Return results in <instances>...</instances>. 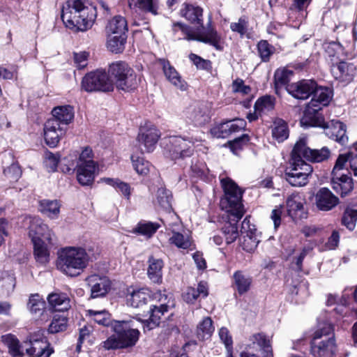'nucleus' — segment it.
<instances>
[{
    "instance_id": "nucleus-37",
    "label": "nucleus",
    "mask_w": 357,
    "mask_h": 357,
    "mask_svg": "<svg viewBox=\"0 0 357 357\" xmlns=\"http://www.w3.org/2000/svg\"><path fill=\"white\" fill-rule=\"evenodd\" d=\"M208 294L206 283L200 282L197 288L188 287L183 294V298L186 303H193L199 297L206 298Z\"/></svg>"
},
{
    "instance_id": "nucleus-62",
    "label": "nucleus",
    "mask_w": 357,
    "mask_h": 357,
    "mask_svg": "<svg viewBox=\"0 0 357 357\" xmlns=\"http://www.w3.org/2000/svg\"><path fill=\"white\" fill-rule=\"evenodd\" d=\"M230 29L232 31L237 32L243 36L245 34L248 29V22L243 17L238 19V22H231Z\"/></svg>"
},
{
    "instance_id": "nucleus-42",
    "label": "nucleus",
    "mask_w": 357,
    "mask_h": 357,
    "mask_svg": "<svg viewBox=\"0 0 357 357\" xmlns=\"http://www.w3.org/2000/svg\"><path fill=\"white\" fill-rule=\"evenodd\" d=\"M108 38L107 41V49L113 53H120L123 52L125 48L127 36L125 35H107Z\"/></svg>"
},
{
    "instance_id": "nucleus-58",
    "label": "nucleus",
    "mask_w": 357,
    "mask_h": 357,
    "mask_svg": "<svg viewBox=\"0 0 357 357\" xmlns=\"http://www.w3.org/2000/svg\"><path fill=\"white\" fill-rule=\"evenodd\" d=\"M274 107V100L271 96H264L259 98L255 104V109L256 111H269Z\"/></svg>"
},
{
    "instance_id": "nucleus-20",
    "label": "nucleus",
    "mask_w": 357,
    "mask_h": 357,
    "mask_svg": "<svg viewBox=\"0 0 357 357\" xmlns=\"http://www.w3.org/2000/svg\"><path fill=\"white\" fill-rule=\"evenodd\" d=\"M305 199L299 194H291L286 200L287 215L295 222L307 218Z\"/></svg>"
},
{
    "instance_id": "nucleus-12",
    "label": "nucleus",
    "mask_w": 357,
    "mask_h": 357,
    "mask_svg": "<svg viewBox=\"0 0 357 357\" xmlns=\"http://www.w3.org/2000/svg\"><path fill=\"white\" fill-rule=\"evenodd\" d=\"M169 144V157L175 162L190 158L194 153L195 140L192 137H170Z\"/></svg>"
},
{
    "instance_id": "nucleus-46",
    "label": "nucleus",
    "mask_w": 357,
    "mask_h": 357,
    "mask_svg": "<svg viewBox=\"0 0 357 357\" xmlns=\"http://www.w3.org/2000/svg\"><path fill=\"white\" fill-rule=\"evenodd\" d=\"M213 331L214 327L213 326L212 319L207 317L204 318L198 324L197 328V335L199 340H204L208 339Z\"/></svg>"
},
{
    "instance_id": "nucleus-64",
    "label": "nucleus",
    "mask_w": 357,
    "mask_h": 357,
    "mask_svg": "<svg viewBox=\"0 0 357 357\" xmlns=\"http://www.w3.org/2000/svg\"><path fill=\"white\" fill-rule=\"evenodd\" d=\"M49 342L47 338L44 335V332L42 330H38L31 334L27 337L26 340L24 342V344H26L28 342Z\"/></svg>"
},
{
    "instance_id": "nucleus-31",
    "label": "nucleus",
    "mask_w": 357,
    "mask_h": 357,
    "mask_svg": "<svg viewBox=\"0 0 357 357\" xmlns=\"http://www.w3.org/2000/svg\"><path fill=\"white\" fill-rule=\"evenodd\" d=\"M181 15L192 24L200 25L204 28L203 24V9L192 4H184L181 9Z\"/></svg>"
},
{
    "instance_id": "nucleus-35",
    "label": "nucleus",
    "mask_w": 357,
    "mask_h": 357,
    "mask_svg": "<svg viewBox=\"0 0 357 357\" xmlns=\"http://www.w3.org/2000/svg\"><path fill=\"white\" fill-rule=\"evenodd\" d=\"M234 287L240 295L247 293L252 284V278L241 271H236L233 275Z\"/></svg>"
},
{
    "instance_id": "nucleus-30",
    "label": "nucleus",
    "mask_w": 357,
    "mask_h": 357,
    "mask_svg": "<svg viewBox=\"0 0 357 357\" xmlns=\"http://www.w3.org/2000/svg\"><path fill=\"white\" fill-rule=\"evenodd\" d=\"M24 347L26 354L30 357H50L54 353L50 342H28Z\"/></svg>"
},
{
    "instance_id": "nucleus-45",
    "label": "nucleus",
    "mask_w": 357,
    "mask_h": 357,
    "mask_svg": "<svg viewBox=\"0 0 357 357\" xmlns=\"http://www.w3.org/2000/svg\"><path fill=\"white\" fill-rule=\"evenodd\" d=\"M3 342L8 348V353L12 357H23L24 353L21 350L20 341L13 335L8 334L2 336Z\"/></svg>"
},
{
    "instance_id": "nucleus-39",
    "label": "nucleus",
    "mask_w": 357,
    "mask_h": 357,
    "mask_svg": "<svg viewBox=\"0 0 357 357\" xmlns=\"http://www.w3.org/2000/svg\"><path fill=\"white\" fill-rule=\"evenodd\" d=\"M61 204L59 201L43 199L39 202V211L50 218H57L60 213Z\"/></svg>"
},
{
    "instance_id": "nucleus-15",
    "label": "nucleus",
    "mask_w": 357,
    "mask_h": 357,
    "mask_svg": "<svg viewBox=\"0 0 357 357\" xmlns=\"http://www.w3.org/2000/svg\"><path fill=\"white\" fill-rule=\"evenodd\" d=\"M292 151L294 154L299 155L303 160L305 158L312 162H324L331 157V150L326 146L320 149H312L307 147L305 137H300Z\"/></svg>"
},
{
    "instance_id": "nucleus-43",
    "label": "nucleus",
    "mask_w": 357,
    "mask_h": 357,
    "mask_svg": "<svg viewBox=\"0 0 357 357\" xmlns=\"http://www.w3.org/2000/svg\"><path fill=\"white\" fill-rule=\"evenodd\" d=\"M272 135L278 142L284 141L289 137V130L286 122L277 119L274 121L272 128Z\"/></svg>"
},
{
    "instance_id": "nucleus-24",
    "label": "nucleus",
    "mask_w": 357,
    "mask_h": 357,
    "mask_svg": "<svg viewBox=\"0 0 357 357\" xmlns=\"http://www.w3.org/2000/svg\"><path fill=\"white\" fill-rule=\"evenodd\" d=\"M185 115L186 119L196 126H203L210 119L206 107L199 103L188 107L185 111Z\"/></svg>"
},
{
    "instance_id": "nucleus-8",
    "label": "nucleus",
    "mask_w": 357,
    "mask_h": 357,
    "mask_svg": "<svg viewBox=\"0 0 357 357\" xmlns=\"http://www.w3.org/2000/svg\"><path fill=\"white\" fill-rule=\"evenodd\" d=\"M312 172V166L292 151L291 166L286 169L284 174L287 181L292 186H303L307 184V177Z\"/></svg>"
},
{
    "instance_id": "nucleus-57",
    "label": "nucleus",
    "mask_w": 357,
    "mask_h": 357,
    "mask_svg": "<svg viewBox=\"0 0 357 357\" xmlns=\"http://www.w3.org/2000/svg\"><path fill=\"white\" fill-rule=\"evenodd\" d=\"M3 174L10 181H17L22 176V170L17 163L13 162L9 167L3 169Z\"/></svg>"
},
{
    "instance_id": "nucleus-10",
    "label": "nucleus",
    "mask_w": 357,
    "mask_h": 357,
    "mask_svg": "<svg viewBox=\"0 0 357 357\" xmlns=\"http://www.w3.org/2000/svg\"><path fill=\"white\" fill-rule=\"evenodd\" d=\"M109 73L115 79L119 89L128 91L135 88L137 84L134 70L124 61L112 63L109 66Z\"/></svg>"
},
{
    "instance_id": "nucleus-48",
    "label": "nucleus",
    "mask_w": 357,
    "mask_h": 357,
    "mask_svg": "<svg viewBox=\"0 0 357 357\" xmlns=\"http://www.w3.org/2000/svg\"><path fill=\"white\" fill-rule=\"evenodd\" d=\"M68 327V318L66 316L60 314L54 315L49 326L48 331L50 333H57L66 330Z\"/></svg>"
},
{
    "instance_id": "nucleus-63",
    "label": "nucleus",
    "mask_w": 357,
    "mask_h": 357,
    "mask_svg": "<svg viewBox=\"0 0 357 357\" xmlns=\"http://www.w3.org/2000/svg\"><path fill=\"white\" fill-rule=\"evenodd\" d=\"M349 167L355 176H357V142L349 151Z\"/></svg>"
},
{
    "instance_id": "nucleus-29",
    "label": "nucleus",
    "mask_w": 357,
    "mask_h": 357,
    "mask_svg": "<svg viewBox=\"0 0 357 357\" xmlns=\"http://www.w3.org/2000/svg\"><path fill=\"white\" fill-rule=\"evenodd\" d=\"M159 62L162 67L163 73L167 79L174 86L185 91L186 89V83L182 79L179 73L176 71L174 66H172L169 61L164 59H160Z\"/></svg>"
},
{
    "instance_id": "nucleus-1",
    "label": "nucleus",
    "mask_w": 357,
    "mask_h": 357,
    "mask_svg": "<svg viewBox=\"0 0 357 357\" xmlns=\"http://www.w3.org/2000/svg\"><path fill=\"white\" fill-rule=\"evenodd\" d=\"M220 182L225 194L220 199V206L227 213V221L222 230L226 243L230 244L238 236L237 223L244 215L241 203L242 192L229 178H222Z\"/></svg>"
},
{
    "instance_id": "nucleus-47",
    "label": "nucleus",
    "mask_w": 357,
    "mask_h": 357,
    "mask_svg": "<svg viewBox=\"0 0 357 357\" xmlns=\"http://www.w3.org/2000/svg\"><path fill=\"white\" fill-rule=\"evenodd\" d=\"M87 314L89 315L95 322L98 324L99 325L104 326H110L112 328V325L115 319H112L109 313L106 310H87Z\"/></svg>"
},
{
    "instance_id": "nucleus-23",
    "label": "nucleus",
    "mask_w": 357,
    "mask_h": 357,
    "mask_svg": "<svg viewBox=\"0 0 357 357\" xmlns=\"http://www.w3.org/2000/svg\"><path fill=\"white\" fill-rule=\"evenodd\" d=\"M98 167L95 162L77 164V179L83 186H89L93 183L95 174Z\"/></svg>"
},
{
    "instance_id": "nucleus-14",
    "label": "nucleus",
    "mask_w": 357,
    "mask_h": 357,
    "mask_svg": "<svg viewBox=\"0 0 357 357\" xmlns=\"http://www.w3.org/2000/svg\"><path fill=\"white\" fill-rule=\"evenodd\" d=\"M313 97L307 104L302 123H307L312 121L314 116L319 113L322 107L327 106L332 98V91L327 87H317L312 93Z\"/></svg>"
},
{
    "instance_id": "nucleus-44",
    "label": "nucleus",
    "mask_w": 357,
    "mask_h": 357,
    "mask_svg": "<svg viewBox=\"0 0 357 357\" xmlns=\"http://www.w3.org/2000/svg\"><path fill=\"white\" fill-rule=\"evenodd\" d=\"M160 227V225L157 222L141 221L137 224L136 227L133 229L132 233L150 238Z\"/></svg>"
},
{
    "instance_id": "nucleus-18",
    "label": "nucleus",
    "mask_w": 357,
    "mask_h": 357,
    "mask_svg": "<svg viewBox=\"0 0 357 357\" xmlns=\"http://www.w3.org/2000/svg\"><path fill=\"white\" fill-rule=\"evenodd\" d=\"M86 282L90 289L91 296L93 298L105 296L111 286L110 280L107 277L98 274L88 276Z\"/></svg>"
},
{
    "instance_id": "nucleus-51",
    "label": "nucleus",
    "mask_w": 357,
    "mask_h": 357,
    "mask_svg": "<svg viewBox=\"0 0 357 357\" xmlns=\"http://www.w3.org/2000/svg\"><path fill=\"white\" fill-rule=\"evenodd\" d=\"M172 197L169 190L160 188L157 191V201L158 204L165 211H169L172 209Z\"/></svg>"
},
{
    "instance_id": "nucleus-4",
    "label": "nucleus",
    "mask_w": 357,
    "mask_h": 357,
    "mask_svg": "<svg viewBox=\"0 0 357 357\" xmlns=\"http://www.w3.org/2000/svg\"><path fill=\"white\" fill-rule=\"evenodd\" d=\"M97 16L96 8L86 5L81 0L68 1L61 11V19L66 27L84 31L90 28Z\"/></svg>"
},
{
    "instance_id": "nucleus-54",
    "label": "nucleus",
    "mask_w": 357,
    "mask_h": 357,
    "mask_svg": "<svg viewBox=\"0 0 357 357\" xmlns=\"http://www.w3.org/2000/svg\"><path fill=\"white\" fill-rule=\"evenodd\" d=\"M131 160L135 171L139 174H146L149 172L150 163L142 156L132 155Z\"/></svg>"
},
{
    "instance_id": "nucleus-50",
    "label": "nucleus",
    "mask_w": 357,
    "mask_h": 357,
    "mask_svg": "<svg viewBox=\"0 0 357 357\" xmlns=\"http://www.w3.org/2000/svg\"><path fill=\"white\" fill-rule=\"evenodd\" d=\"M172 236L169 238L170 244L174 245L180 249L186 250L190 248L191 241L189 236L175 231H172Z\"/></svg>"
},
{
    "instance_id": "nucleus-7",
    "label": "nucleus",
    "mask_w": 357,
    "mask_h": 357,
    "mask_svg": "<svg viewBox=\"0 0 357 357\" xmlns=\"http://www.w3.org/2000/svg\"><path fill=\"white\" fill-rule=\"evenodd\" d=\"M181 31L183 35V39L187 40H197L204 43L209 44L218 50H222V46L220 44L221 37L216 30L211 26V16L207 23L205 31L195 34L192 33L189 26L184 24L177 22L173 25V31L176 33Z\"/></svg>"
},
{
    "instance_id": "nucleus-61",
    "label": "nucleus",
    "mask_w": 357,
    "mask_h": 357,
    "mask_svg": "<svg viewBox=\"0 0 357 357\" xmlns=\"http://www.w3.org/2000/svg\"><path fill=\"white\" fill-rule=\"evenodd\" d=\"M347 162L349 163V152L347 154H340L335 162L332 174H342L340 171L345 167Z\"/></svg>"
},
{
    "instance_id": "nucleus-3",
    "label": "nucleus",
    "mask_w": 357,
    "mask_h": 357,
    "mask_svg": "<svg viewBox=\"0 0 357 357\" xmlns=\"http://www.w3.org/2000/svg\"><path fill=\"white\" fill-rule=\"evenodd\" d=\"M95 259L96 256L91 248L69 246L62 250L57 260V268L68 276L77 277Z\"/></svg>"
},
{
    "instance_id": "nucleus-59",
    "label": "nucleus",
    "mask_w": 357,
    "mask_h": 357,
    "mask_svg": "<svg viewBox=\"0 0 357 357\" xmlns=\"http://www.w3.org/2000/svg\"><path fill=\"white\" fill-rule=\"evenodd\" d=\"M250 140V137L247 134H243L241 137L234 139L229 142L231 151L237 154L238 151L242 149Z\"/></svg>"
},
{
    "instance_id": "nucleus-28",
    "label": "nucleus",
    "mask_w": 357,
    "mask_h": 357,
    "mask_svg": "<svg viewBox=\"0 0 357 357\" xmlns=\"http://www.w3.org/2000/svg\"><path fill=\"white\" fill-rule=\"evenodd\" d=\"M323 48L326 56L330 59L333 63L352 57V55H349L348 52L344 50V48L339 42H326L323 44Z\"/></svg>"
},
{
    "instance_id": "nucleus-13",
    "label": "nucleus",
    "mask_w": 357,
    "mask_h": 357,
    "mask_svg": "<svg viewBox=\"0 0 357 357\" xmlns=\"http://www.w3.org/2000/svg\"><path fill=\"white\" fill-rule=\"evenodd\" d=\"M245 350L241 353V357H268L272 349L270 340L262 333H255L248 340Z\"/></svg>"
},
{
    "instance_id": "nucleus-36",
    "label": "nucleus",
    "mask_w": 357,
    "mask_h": 357,
    "mask_svg": "<svg viewBox=\"0 0 357 357\" xmlns=\"http://www.w3.org/2000/svg\"><path fill=\"white\" fill-rule=\"evenodd\" d=\"M128 31L127 21L125 17L116 15L110 20L106 26L107 35H125Z\"/></svg>"
},
{
    "instance_id": "nucleus-55",
    "label": "nucleus",
    "mask_w": 357,
    "mask_h": 357,
    "mask_svg": "<svg viewBox=\"0 0 357 357\" xmlns=\"http://www.w3.org/2000/svg\"><path fill=\"white\" fill-rule=\"evenodd\" d=\"M258 53L262 61L266 62L273 54L274 48L266 40H261L257 45Z\"/></svg>"
},
{
    "instance_id": "nucleus-33",
    "label": "nucleus",
    "mask_w": 357,
    "mask_h": 357,
    "mask_svg": "<svg viewBox=\"0 0 357 357\" xmlns=\"http://www.w3.org/2000/svg\"><path fill=\"white\" fill-rule=\"evenodd\" d=\"M150 291L146 288L135 289L127 296L128 305L139 308L146 305L150 299Z\"/></svg>"
},
{
    "instance_id": "nucleus-6",
    "label": "nucleus",
    "mask_w": 357,
    "mask_h": 357,
    "mask_svg": "<svg viewBox=\"0 0 357 357\" xmlns=\"http://www.w3.org/2000/svg\"><path fill=\"white\" fill-rule=\"evenodd\" d=\"M335 351L333 326L324 324L317 329L311 342V352L314 357H333Z\"/></svg>"
},
{
    "instance_id": "nucleus-34",
    "label": "nucleus",
    "mask_w": 357,
    "mask_h": 357,
    "mask_svg": "<svg viewBox=\"0 0 357 357\" xmlns=\"http://www.w3.org/2000/svg\"><path fill=\"white\" fill-rule=\"evenodd\" d=\"M50 307L55 311L64 312L70 307V299L66 294L54 292L47 297Z\"/></svg>"
},
{
    "instance_id": "nucleus-26",
    "label": "nucleus",
    "mask_w": 357,
    "mask_h": 357,
    "mask_svg": "<svg viewBox=\"0 0 357 357\" xmlns=\"http://www.w3.org/2000/svg\"><path fill=\"white\" fill-rule=\"evenodd\" d=\"M169 305L166 303H160V305H151L149 310V319L145 321L141 320L144 330L150 331L157 327L160 321L161 317L168 312Z\"/></svg>"
},
{
    "instance_id": "nucleus-22",
    "label": "nucleus",
    "mask_w": 357,
    "mask_h": 357,
    "mask_svg": "<svg viewBox=\"0 0 357 357\" xmlns=\"http://www.w3.org/2000/svg\"><path fill=\"white\" fill-rule=\"evenodd\" d=\"M66 129L56 120L48 119L44 126V137L46 144L53 148L57 146L60 137L64 135Z\"/></svg>"
},
{
    "instance_id": "nucleus-41",
    "label": "nucleus",
    "mask_w": 357,
    "mask_h": 357,
    "mask_svg": "<svg viewBox=\"0 0 357 357\" xmlns=\"http://www.w3.org/2000/svg\"><path fill=\"white\" fill-rule=\"evenodd\" d=\"M293 75V72L290 70L282 68L278 69L274 75V84H275V90L276 93H280V90L289 85L288 84L290 81L291 77Z\"/></svg>"
},
{
    "instance_id": "nucleus-56",
    "label": "nucleus",
    "mask_w": 357,
    "mask_h": 357,
    "mask_svg": "<svg viewBox=\"0 0 357 357\" xmlns=\"http://www.w3.org/2000/svg\"><path fill=\"white\" fill-rule=\"evenodd\" d=\"M211 135L217 138H227L231 135L229 121L220 123L211 130Z\"/></svg>"
},
{
    "instance_id": "nucleus-21",
    "label": "nucleus",
    "mask_w": 357,
    "mask_h": 357,
    "mask_svg": "<svg viewBox=\"0 0 357 357\" xmlns=\"http://www.w3.org/2000/svg\"><path fill=\"white\" fill-rule=\"evenodd\" d=\"M314 200L317 208L322 211L332 210L340 202L339 198L327 188H320L314 196Z\"/></svg>"
},
{
    "instance_id": "nucleus-38",
    "label": "nucleus",
    "mask_w": 357,
    "mask_h": 357,
    "mask_svg": "<svg viewBox=\"0 0 357 357\" xmlns=\"http://www.w3.org/2000/svg\"><path fill=\"white\" fill-rule=\"evenodd\" d=\"M149 268L147 274L149 278L155 283L162 282L163 261L160 259H155L153 257L149 259Z\"/></svg>"
},
{
    "instance_id": "nucleus-11",
    "label": "nucleus",
    "mask_w": 357,
    "mask_h": 357,
    "mask_svg": "<svg viewBox=\"0 0 357 357\" xmlns=\"http://www.w3.org/2000/svg\"><path fill=\"white\" fill-rule=\"evenodd\" d=\"M82 86L88 92H109L114 89L113 82L104 70H96L87 73L82 79Z\"/></svg>"
},
{
    "instance_id": "nucleus-53",
    "label": "nucleus",
    "mask_w": 357,
    "mask_h": 357,
    "mask_svg": "<svg viewBox=\"0 0 357 357\" xmlns=\"http://www.w3.org/2000/svg\"><path fill=\"white\" fill-rule=\"evenodd\" d=\"M357 221V211L347 208L342 218V224L349 230H354Z\"/></svg>"
},
{
    "instance_id": "nucleus-16",
    "label": "nucleus",
    "mask_w": 357,
    "mask_h": 357,
    "mask_svg": "<svg viewBox=\"0 0 357 357\" xmlns=\"http://www.w3.org/2000/svg\"><path fill=\"white\" fill-rule=\"evenodd\" d=\"M160 136L159 130L153 125H145L139 128L137 142L142 152H151Z\"/></svg>"
},
{
    "instance_id": "nucleus-52",
    "label": "nucleus",
    "mask_w": 357,
    "mask_h": 357,
    "mask_svg": "<svg viewBox=\"0 0 357 357\" xmlns=\"http://www.w3.org/2000/svg\"><path fill=\"white\" fill-rule=\"evenodd\" d=\"M45 303L38 294H33L30 296L28 303V307L31 313L41 314L45 309Z\"/></svg>"
},
{
    "instance_id": "nucleus-19",
    "label": "nucleus",
    "mask_w": 357,
    "mask_h": 357,
    "mask_svg": "<svg viewBox=\"0 0 357 357\" xmlns=\"http://www.w3.org/2000/svg\"><path fill=\"white\" fill-rule=\"evenodd\" d=\"M316 89V82L312 79H303L286 86V91L296 99H307Z\"/></svg>"
},
{
    "instance_id": "nucleus-17",
    "label": "nucleus",
    "mask_w": 357,
    "mask_h": 357,
    "mask_svg": "<svg viewBox=\"0 0 357 357\" xmlns=\"http://www.w3.org/2000/svg\"><path fill=\"white\" fill-rule=\"evenodd\" d=\"M241 232L243 238L241 245L243 250L248 252H253L260 241L255 225L250 223L249 217H246L242 222Z\"/></svg>"
},
{
    "instance_id": "nucleus-27",
    "label": "nucleus",
    "mask_w": 357,
    "mask_h": 357,
    "mask_svg": "<svg viewBox=\"0 0 357 357\" xmlns=\"http://www.w3.org/2000/svg\"><path fill=\"white\" fill-rule=\"evenodd\" d=\"M331 184L333 189L342 197L347 196L354 188L353 179L344 174H332Z\"/></svg>"
},
{
    "instance_id": "nucleus-2",
    "label": "nucleus",
    "mask_w": 357,
    "mask_h": 357,
    "mask_svg": "<svg viewBox=\"0 0 357 357\" xmlns=\"http://www.w3.org/2000/svg\"><path fill=\"white\" fill-rule=\"evenodd\" d=\"M142 325L141 319L135 317L114 321L110 335L101 343L105 350H116L134 347L139 340L140 332L138 326Z\"/></svg>"
},
{
    "instance_id": "nucleus-49",
    "label": "nucleus",
    "mask_w": 357,
    "mask_h": 357,
    "mask_svg": "<svg viewBox=\"0 0 357 357\" xmlns=\"http://www.w3.org/2000/svg\"><path fill=\"white\" fill-rule=\"evenodd\" d=\"M100 181L113 187L117 191L121 192L128 199L129 198L130 195V187L128 183H125L119 178L106 177L100 178Z\"/></svg>"
},
{
    "instance_id": "nucleus-32",
    "label": "nucleus",
    "mask_w": 357,
    "mask_h": 357,
    "mask_svg": "<svg viewBox=\"0 0 357 357\" xmlns=\"http://www.w3.org/2000/svg\"><path fill=\"white\" fill-rule=\"evenodd\" d=\"M52 118L50 120H56L61 126L70 123L74 118L73 107L70 105L58 106L53 109Z\"/></svg>"
},
{
    "instance_id": "nucleus-9",
    "label": "nucleus",
    "mask_w": 357,
    "mask_h": 357,
    "mask_svg": "<svg viewBox=\"0 0 357 357\" xmlns=\"http://www.w3.org/2000/svg\"><path fill=\"white\" fill-rule=\"evenodd\" d=\"M306 124L323 128L325 135L330 139L335 140L342 145H345L348 142V137L346 135V126L339 121L332 120L330 122H325L320 113L316 114L311 121Z\"/></svg>"
},
{
    "instance_id": "nucleus-5",
    "label": "nucleus",
    "mask_w": 357,
    "mask_h": 357,
    "mask_svg": "<svg viewBox=\"0 0 357 357\" xmlns=\"http://www.w3.org/2000/svg\"><path fill=\"white\" fill-rule=\"evenodd\" d=\"M29 229V236L33 244L35 258L38 262L45 264L50 257L48 245L54 243L56 236L39 218L34 217L31 220Z\"/></svg>"
},
{
    "instance_id": "nucleus-40",
    "label": "nucleus",
    "mask_w": 357,
    "mask_h": 357,
    "mask_svg": "<svg viewBox=\"0 0 357 357\" xmlns=\"http://www.w3.org/2000/svg\"><path fill=\"white\" fill-rule=\"evenodd\" d=\"M128 4L131 9L138 8L141 11L151 13L158 15V1L157 0H128Z\"/></svg>"
},
{
    "instance_id": "nucleus-60",
    "label": "nucleus",
    "mask_w": 357,
    "mask_h": 357,
    "mask_svg": "<svg viewBox=\"0 0 357 357\" xmlns=\"http://www.w3.org/2000/svg\"><path fill=\"white\" fill-rule=\"evenodd\" d=\"M59 163V158L57 155L51 152L45 153V165L49 172L56 171Z\"/></svg>"
},
{
    "instance_id": "nucleus-25",
    "label": "nucleus",
    "mask_w": 357,
    "mask_h": 357,
    "mask_svg": "<svg viewBox=\"0 0 357 357\" xmlns=\"http://www.w3.org/2000/svg\"><path fill=\"white\" fill-rule=\"evenodd\" d=\"M331 66V73L335 79L340 82H349L353 79L356 67L353 63L343 60L335 62Z\"/></svg>"
}]
</instances>
